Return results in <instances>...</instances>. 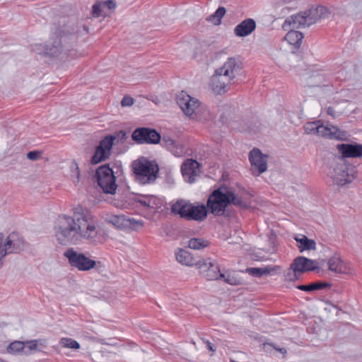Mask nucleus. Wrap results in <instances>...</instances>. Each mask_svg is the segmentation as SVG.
Listing matches in <instances>:
<instances>
[{
    "label": "nucleus",
    "mask_w": 362,
    "mask_h": 362,
    "mask_svg": "<svg viewBox=\"0 0 362 362\" xmlns=\"http://www.w3.org/2000/svg\"><path fill=\"white\" fill-rule=\"evenodd\" d=\"M54 230L57 240L61 245H77L86 242L96 246L105 241L100 221L88 208L81 204L72 207L70 214L61 215Z\"/></svg>",
    "instance_id": "nucleus-1"
},
{
    "label": "nucleus",
    "mask_w": 362,
    "mask_h": 362,
    "mask_svg": "<svg viewBox=\"0 0 362 362\" xmlns=\"http://www.w3.org/2000/svg\"><path fill=\"white\" fill-rule=\"evenodd\" d=\"M330 12L322 6L311 7L309 9L293 15L286 19L283 25L284 30H290L285 36V40L295 47H299L302 42L303 35L300 31L294 29H299L308 27L320 19L328 18Z\"/></svg>",
    "instance_id": "nucleus-2"
},
{
    "label": "nucleus",
    "mask_w": 362,
    "mask_h": 362,
    "mask_svg": "<svg viewBox=\"0 0 362 362\" xmlns=\"http://www.w3.org/2000/svg\"><path fill=\"white\" fill-rule=\"evenodd\" d=\"M233 204L240 209H247L249 204L235 190L226 185H221L213 191L207 200V207L215 216H229V205Z\"/></svg>",
    "instance_id": "nucleus-3"
},
{
    "label": "nucleus",
    "mask_w": 362,
    "mask_h": 362,
    "mask_svg": "<svg viewBox=\"0 0 362 362\" xmlns=\"http://www.w3.org/2000/svg\"><path fill=\"white\" fill-rule=\"evenodd\" d=\"M241 69L240 62L234 57H229L222 66L216 69L211 78L213 89L217 93L226 92L227 86L232 83Z\"/></svg>",
    "instance_id": "nucleus-4"
},
{
    "label": "nucleus",
    "mask_w": 362,
    "mask_h": 362,
    "mask_svg": "<svg viewBox=\"0 0 362 362\" xmlns=\"http://www.w3.org/2000/svg\"><path fill=\"white\" fill-rule=\"evenodd\" d=\"M34 50L39 54H44L50 57L57 58L61 61H66L77 55V51L71 47L62 37L54 35L51 37L46 45H36Z\"/></svg>",
    "instance_id": "nucleus-5"
},
{
    "label": "nucleus",
    "mask_w": 362,
    "mask_h": 362,
    "mask_svg": "<svg viewBox=\"0 0 362 362\" xmlns=\"http://www.w3.org/2000/svg\"><path fill=\"white\" fill-rule=\"evenodd\" d=\"M132 170L135 180L141 185L151 184L158 177V166L153 161L141 157L132 163Z\"/></svg>",
    "instance_id": "nucleus-6"
},
{
    "label": "nucleus",
    "mask_w": 362,
    "mask_h": 362,
    "mask_svg": "<svg viewBox=\"0 0 362 362\" xmlns=\"http://www.w3.org/2000/svg\"><path fill=\"white\" fill-rule=\"evenodd\" d=\"M127 138V132L123 130L115 132L112 135L105 136L96 147L90 160L91 163L95 165L108 159L111 156L113 145L117 143H124Z\"/></svg>",
    "instance_id": "nucleus-7"
},
{
    "label": "nucleus",
    "mask_w": 362,
    "mask_h": 362,
    "mask_svg": "<svg viewBox=\"0 0 362 362\" xmlns=\"http://www.w3.org/2000/svg\"><path fill=\"white\" fill-rule=\"evenodd\" d=\"M332 167L333 170L332 177L337 185L344 186L351 183L356 179V168L347 163L343 158H335Z\"/></svg>",
    "instance_id": "nucleus-8"
},
{
    "label": "nucleus",
    "mask_w": 362,
    "mask_h": 362,
    "mask_svg": "<svg viewBox=\"0 0 362 362\" xmlns=\"http://www.w3.org/2000/svg\"><path fill=\"white\" fill-rule=\"evenodd\" d=\"M69 265L80 272H88L95 268L96 261L90 259L86 254L76 250L74 248H68L64 254Z\"/></svg>",
    "instance_id": "nucleus-9"
},
{
    "label": "nucleus",
    "mask_w": 362,
    "mask_h": 362,
    "mask_svg": "<svg viewBox=\"0 0 362 362\" xmlns=\"http://www.w3.org/2000/svg\"><path fill=\"white\" fill-rule=\"evenodd\" d=\"M24 248V241L16 233L10 234L5 240L4 235L0 233V267L3 264V259L9 254L18 253Z\"/></svg>",
    "instance_id": "nucleus-10"
},
{
    "label": "nucleus",
    "mask_w": 362,
    "mask_h": 362,
    "mask_svg": "<svg viewBox=\"0 0 362 362\" xmlns=\"http://www.w3.org/2000/svg\"><path fill=\"white\" fill-rule=\"evenodd\" d=\"M318 268L317 262L305 257H298L294 259L291 264L290 270L286 275L287 281H294L298 279V274H302L309 271H314Z\"/></svg>",
    "instance_id": "nucleus-11"
},
{
    "label": "nucleus",
    "mask_w": 362,
    "mask_h": 362,
    "mask_svg": "<svg viewBox=\"0 0 362 362\" xmlns=\"http://www.w3.org/2000/svg\"><path fill=\"white\" fill-rule=\"evenodd\" d=\"M98 185L106 194H114L117 189L113 170L108 165L99 167L95 173Z\"/></svg>",
    "instance_id": "nucleus-12"
},
{
    "label": "nucleus",
    "mask_w": 362,
    "mask_h": 362,
    "mask_svg": "<svg viewBox=\"0 0 362 362\" xmlns=\"http://www.w3.org/2000/svg\"><path fill=\"white\" fill-rule=\"evenodd\" d=\"M132 139L139 144H157L160 142L161 136L154 129L139 127L133 132Z\"/></svg>",
    "instance_id": "nucleus-13"
},
{
    "label": "nucleus",
    "mask_w": 362,
    "mask_h": 362,
    "mask_svg": "<svg viewBox=\"0 0 362 362\" xmlns=\"http://www.w3.org/2000/svg\"><path fill=\"white\" fill-rule=\"evenodd\" d=\"M177 103L183 112L188 117L197 115L200 109L199 101L187 92L181 91L177 96Z\"/></svg>",
    "instance_id": "nucleus-14"
},
{
    "label": "nucleus",
    "mask_w": 362,
    "mask_h": 362,
    "mask_svg": "<svg viewBox=\"0 0 362 362\" xmlns=\"http://www.w3.org/2000/svg\"><path fill=\"white\" fill-rule=\"evenodd\" d=\"M268 156L254 148L249 153V160L251 163V170L253 175L259 176L267 170Z\"/></svg>",
    "instance_id": "nucleus-15"
},
{
    "label": "nucleus",
    "mask_w": 362,
    "mask_h": 362,
    "mask_svg": "<svg viewBox=\"0 0 362 362\" xmlns=\"http://www.w3.org/2000/svg\"><path fill=\"white\" fill-rule=\"evenodd\" d=\"M197 266L207 280H217L220 277H225V274L221 273L218 264L210 258L199 260Z\"/></svg>",
    "instance_id": "nucleus-16"
},
{
    "label": "nucleus",
    "mask_w": 362,
    "mask_h": 362,
    "mask_svg": "<svg viewBox=\"0 0 362 362\" xmlns=\"http://www.w3.org/2000/svg\"><path fill=\"white\" fill-rule=\"evenodd\" d=\"M317 136L336 140H346L349 136L346 131L339 129L337 127L330 124H323L320 122Z\"/></svg>",
    "instance_id": "nucleus-17"
},
{
    "label": "nucleus",
    "mask_w": 362,
    "mask_h": 362,
    "mask_svg": "<svg viewBox=\"0 0 362 362\" xmlns=\"http://www.w3.org/2000/svg\"><path fill=\"white\" fill-rule=\"evenodd\" d=\"M199 163L192 159H187L181 166V172L185 181L193 183L199 174Z\"/></svg>",
    "instance_id": "nucleus-18"
},
{
    "label": "nucleus",
    "mask_w": 362,
    "mask_h": 362,
    "mask_svg": "<svg viewBox=\"0 0 362 362\" xmlns=\"http://www.w3.org/2000/svg\"><path fill=\"white\" fill-rule=\"evenodd\" d=\"M337 149L343 158L362 157V144H341L337 145Z\"/></svg>",
    "instance_id": "nucleus-19"
},
{
    "label": "nucleus",
    "mask_w": 362,
    "mask_h": 362,
    "mask_svg": "<svg viewBox=\"0 0 362 362\" xmlns=\"http://www.w3.org/2000/svg\"><path fill=\"white\" fill-rule=\"evenodd\" d=\"M207 216V209L204 204L194 205L191 204L186 220L202 221Z\"/></svg>",
    "instance_id": "nucleus-20"
},
{
    "label": "nucleus",
    "mask_w": 362,
    "mask_h": 362,
    "mask_svg": "<svg viewBox=\"0 0 362 362\" xmlns=\"http://www.w3.org/2000/svg\"><path fill=\"white\" fill-rule=\"evenodd\" d=\"M255 28V21L252 18H247L235 26L234 33L238 37H245L251 34Z\"/></svg>",
    "instance_id": "nucleus-21"
},
{
    "label": "nucleus",
    "mask_w": 362,
    "mask_h": 362,
    "mask_svg": "<svg viewBox=\"0 0 362 362\" xmlns=\"http://www.w3.org/2000/svg\"><path fill=\"white\" fill-rule=\"evenodd\" d=\"M191 203L188 200L177 199L170 208L171 213L178 215L180 218L186 219L187 211L189 209Z\"/></svg>",
    "instance_id": "nucleus-22"
},
{
    "label": "nucleus",
    "mask_w": 362,
    "mask_h": 362,
    "mask_svg": "<svg viewBox=\"0 0 362 362\" xmlns=\"http://www.w3.org/2000/svg\"><path fill=\"white\" fill-rule=\"evenodd\" d=\"M279 269L278 266L268 265L264 267H250L246 269V272L255 277L273 275Z\"/></svg>",
    "instance_id": "nucleus-23"
},
{
    "label": "nucleus",
    "mask_w": 362,
    "mask_h": 362,
    "mask_svg": "<svg viewBox=\"0 0 362 362\" xmlns=\"http://www.w3.org/2000/svg\"><path fill=\"white\" fill-rule=\"evenodd\" d=\"M175 257L178 262L188 267L197 265L199 263V261H196L189 252L184 249H178L175 252Z\"/></svg>",
    "instance_id": "nucleus-24"
},
{
    "label": "nucleus",
    "mask_w": 362,
    "mask_h": 362,
    "mask_svg": "<svg viewBox=\"0 0 362 362\" xmlns=\"http://www.w3.org/2000/svg\"><path fill=\"white\" fill-rule=\"evenodd\" d=\"M296 241L299 243L298 249L300 252L304 250H315L316 243L314 240L309 239L307 236L299 234L295 237Z\"/></svg>",
    "instance_id": "nucleus-25"
},
{
    "label": "nucleus",
    "mask_w": 362,
    "mask_h": 362,
    "mask_svg": "<svg viewBox=\"0 0 362 362\" xmlns=\"http://www.w3.org/2000/svg\"><path fill=\"white\" fill-rule=\"evenodd\" d=\"M329 269L336 274L345 272V267L343 261L338 255H334L328 260Z\"/></svg>",
    "instance_id": "nucleus-26"
},
{
    "label": "nucleus",
    "mask_w": 362,
    "mask_h": 362,
    "mask_svg": "<svg viewBox=\"0 0 362 362\" xmlns=\"http://www.w3.org/2000/svg\"><path fill=\"white\" fill-rule=\"evenodd\" d=\"M160 141L162 142V145L168 150L170 151L175 156H178L182 153V149L178 147L175 141L170 136L163 135Z\"/></svg>",
    "instance_id": "nucleus-27"
},
{
    "label": "nucleus",
    "mask_w": 362,
    "mask_h": 362,
    "mask_svg": "<svg viewBox=\"0 0 362 362\" xmlns=\"http://www.w3.org/2000/svg\"><path fill=\"white\" fill-rule=\"evenodd\" d=\"M127 216L124 215H113V214H107L105 221L114 225L118 228L125 229L127 228V223L126 221Z\"/></svg>",
    "instance_id": "nucleus-28"
},
{
    "label": "nucleus",
    "mask_w": 362,
    "mask_h": 362,
    "mask_svg": "<svg viewBox=\"0 0 362 362\" xmlns=\"http://www.w3.org/2000/svg\"><path fill=\"white\" fill-rule=\"evenodd\" d=\"M331 285L326 282L316 281L308 285H299L296 288L300 291L311 292L317 290H321L325 288L330 287Z\"/></svg>",
    "instance_id": "nucleus-29"
},
{
    "label": "nucleus",
    "mask_w": 362,
    "mask_h": 362,
    "mask_svg": "<svg viewBox=\"0 0 362 362\" xmlns=\"http://www.w3.org/2000/svg\"><path fill=\"white\" fill-rule=\"evenodd\" d=\"M137 202L144 206L153 209L158 204V199L153 195H146L138 198Z\"/></svg>",
    "instance_id": "nucleus-30"
},
{
    "label": "nucleus",
    "mask_w": 362,
    "mask_h": 362,
    "mask_svg": "<svg viewBox=\"0 0 362 362\" xmlns=\"http://www.w3.org/2000/svg\"><path fill=\"white\" fill-rule=\"evenodd\" d=\"M225 13L226 8L224 7H219L214 14L209 16L206 19L212 22L214 25H218L221 23V18Z\"/></svg>",
    "instance_id": "nucleus-31"
},
{
    "label": "nucleus",
    "mask_w": 362,
    "mask_h": 362,
    "mask_svg": "<svg viewBox=\"0 0 362 362\" xmlns=\"http://www.w3.org/2000/svg\"><path fill=\"white\" fill-rule=\"evenodd\" d=\"M209 245L208 241L202 238H191L188 242V247L193 250H201Z\"/></svg>",
    "instance_id": "nucleus-32"
},
{
    "label": "nucleus",
    "mask_w": 362,
    "mask_h": 362,
    "mask_svg": "<svg viewBox=\"0 0 362 362\" xmlns=\"http://www.w3.org/2000/svg\"><path fill=\"white\" fill-rule=\"evenodd\" d=\"M25 348V344L20 341H15L7 346V351L10 354H17L23 352Z\"/></svg>",
    "instance_id": "nucleus-33"
},
{
    "label": "nucleus",
    "mask_w": 362,
    "mask_h": 362,
    "mask_svg": "<svg viewBox=\"0 0 362 362\" xmlns=\"http://www.w3.org/2000/svg\"><path fill=\"white\" fill-rule=\"evenodd\" d=\"M60 344L62 346L68 349H78L80 344L76 340L71 338H62L60 340Z\"/></svg>",
    "instance_id": "nucleus-34"
},
{
    "label": "nucleus",
    "mask_w": 362,
    "mask_h": 362,
    "mask_svg": "<svg viewBox=\"0 0 362 362\" xmlns=\"http://www.w3.org/2000/svg\"><path fill=\"white\" fill-rule=\"evenodd\" d=\"M320 121H315L312 122H308L304 127L305 131L307 134H317L318 133V129L320 127Z\"/></svg>",
    "instance_id": "nucleus-35"
},
{
    "label": "nucleus",
    "mask_w": 362,
    "mask_h": 362,
    "mask_svg": "<svg viewBox=\"0 0 362 362\" xmlns=\"http://www.w3.org/2000/svg\"><path fill=\"white\" fill-rule=\"evenodd\" d=\"M71 179L74 183L77 184L80 180V170L78 165L76 161H73L71 164Z\"/></svg>",
    "instance_id": "nucleus-36"
},
{
    "label": "nucleus",
    "mask_w": 362,
    "mask_h": 362,
    "mask_svg": "<svg viewBox=\"0 0 362 362\" xmlns=\"http://www.w3.org/2000/svg\"><path fill=\"white\" fill-rule=\"evenodd\" d=\"M126 221L127 223V228H131L133 230H137L144 226V223L142 221H138L133 218H127Z\"/></svg>",
    "instance_id": "nucleus-37"
},
{
    "label": "nucleus",
    "mask_w": 362,
    "mask_h": 362,
    "mask_svg": "<svg viewBox=\"0 0 362 362\" xmlns=\"http://www.w3.org/2000/svg\"><path fill=\"white\" fill-rule=\"evenodd\" d=\"M23 343L25 344L23 354H25V355L30 354L33 351H35L37 349V340H32Z\"/></svg>",
    "instance_id": "nucleus-38"
},
{
    "label": "nucleus",
    "mask_w": 362,
    "mask_h": 362,
    "mask_svg": "<svg viewBox=\"0 0 362 362\" xmlns=\"http://www.w3.org/2000/svg\"><path fill=\"white\" fill-rule=\"evenodd\" d=\"M104 4L102 2H98L95 4L92 7V13L95 17H99L103 15V13L105 11Z\"/></svg>",
    "instance_id": "nucleus-39"
},
{
    "label": "nucleus",
    "mask_w": 362,
    "mask_h": 362,
    "mask_svg": "<svg viewBox=\"0 0 362 362\" xmlns=\"http://www.w3.org/2000/svg\"><path fill=\"white\" fill-rule=\"evenodd\" d=\"M42 156V151H32L27 153V158L31 160H37Z\"/></svg>",
    "instance_id": "nucleus-40"
},
{
    "label": "nucleus",
    "mask_w": 362,
    "mask_h": 362,
    "mask_svg": "<svg viewBox=\"0 0 362 362\" xmlns=\"http://www.w3.org/2000/svg\"><path fill=\"white\" fill-rule=\"evenodd\" d=\"M220 279L223 280L226 283L230 285H237L239 283V281L236 278L228 274H225V277H220Z\"/></svg>",
    "instance_id": "nucleus-41"
},
{
    "label": "nucleus",
    "mask_w": 362,
    "mask_h": 362,
    "mask_svg": "<svg viewBox=\"0 0 362 362\" xmlns=\"http://www.w3.org/2000/svg\"><path fill=\"white\" fill-rule=\"evenodd\" d=\"M133 104L134 99L130 96H124L121 101V105L122 107H129Z\"/></svg>",
    "instance_id": "nucleus-42"
},
{
    "label": "nucleus",
    "mask_w": 362,
    "mask_h": 362,
    "mask_svg": "<svg viewBox=\"0 0 362 362\" xmlns=\"http://www.w3.org/2000/svg\"><path fill=\"white\" fill-rule=\"evenodd\" d=\"M104 4L105 8H107L108 10L114 9L116 7V3L113 0H107L103 1Z\"/></svg>",
    "instance_id": "nucleus-43"
},
{
    "label": "nucleus",
    "mask_w": 362,
    "mask_h": 362,
    "mask_svg": "<svg viewBox=\"0 0 362 362\" xmlns=\"http://www.w3.org/2000/svg\"><path fill=\"white\" fill-rule=\"evenodd\" d=\"M204 342L206 344V347L207 349L212 351V352H214L215 351V349H214V345L209 341H204Z\"/></svg>",
    "instance_id": "nucleus-44"
},
{
    "label": "nucleus",
    "mask_w": 362,
    "mask_h": 362,
    "mask_svg": "<svg viewBox=\"0 0 362 362\" xmlns=\"http://www.w3.org/2000/svg\"><path fill=\"white\" fill-rule=\"evenodd\" d=\"M334 112H335V111L332 107H329L327 108V114L328 115L334 116Z\"/></svg>",
    "instance_id": "nucleus-45"
},
{
    "label": "nucleus",
    "mask_w": 362,
    "mask_h": 362,
    "mask_svg": "<svg viewBox=\"0 0 362 362\" xmlns=\"http://www.w3.org/2000/svg\"><path fill=\"white\" fill-rule=\"evenodd\" d=\"M274 349L284 355H286L287 353L286 350L284 348H279V349L274 348Z\"/></svg>",
    "instance_id": "nucleus-46"
},
{
    "label": "nucleus",
    "mask_w": 362,
    "mask_h": 362,
    "mask_svg": "<svg viewBox=\"0 0 362 362\" xmlns=\"http://www.w3.org/2000/svg\"><path fill=\"white\" fill-rule=\"evenodd\" d=\"M285 3H288L290 1H291L292 0H283Z\"/></svg>",
    "instance_id": "nucleus-47"
}]
</instances>
